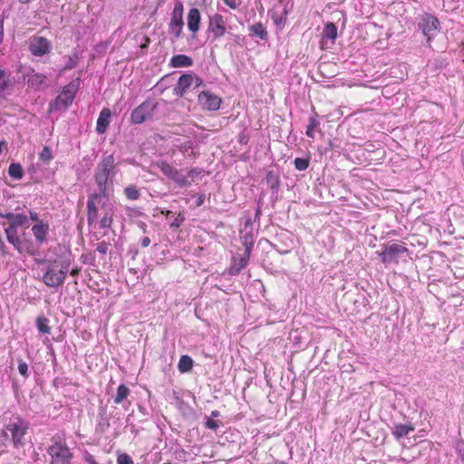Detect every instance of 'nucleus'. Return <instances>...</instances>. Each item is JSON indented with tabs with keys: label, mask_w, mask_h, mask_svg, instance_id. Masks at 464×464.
<instances>
[{
	"label": "nucleus",
	"mask_w": 464,
	"mask_h": 464,
	"mask_svg": "<svg viewBox=\"0 0 464 464\" xmlns=\"http://www.w3.org/2000/svg\"><path fill=\"white\" fill-rule=\"evenodd\" d=\"M71 256L70 251L63 253L61 256L58 266H56L57 260L48 261V265L42 277L43 282L47 286L57 288L63 285L72 263Z\"/></svg>",
	"instance_id": "1"
},
{
	"label": "nucleus",
	"mask_w": 464,
	"mask_h": 464,
	"mask_svg": "<svg viewBox=\"0 0 464 464\" xmlns=\"http://www.w3.org/2000/svg\"><path fill=\"white\" fill-rule=\"evenodd\" d=\"M117 171L113 154L103 156L94 169V181L104 198L110 197L108 182L116 175Z\"/></svg>",
	"instance_id": "2"
},
{
	"label": "nucleus",
	"mask_w": 464,
	"mask_h": 464,
	"mask_svg": "<svg viewBox=\"0 0 464 464\" xmlns=\"http://www.w3.org/2000/svg\"><path fill=\"white\" fill-rule=\"evenodd\" d=\"M28 423L21 416L14 417V420L6 424L2 431L5 439L11 437L14 448L19 449L24 445V437L26 434Z\"/></svg>",
	"instance_id": "3"
},
{
	"label": "nucleus",
	"mask_w": 464,
	"mask_h": 464,
	"mask_svg": "<svg viewBox=\"0 0 464 464\" xmlns=\"http://www.w3.org/2000/svg\"><path fill=\"white\" fill-rule=\"evenodd\" d=\"M53 444L48 447L47 453L51 457L50 464H71L73 454L59 436L52 439Z\"/></svg>",
	"instance_id": "4"
},
{
	"label": "nucleus",
	"mask_w": 464,
	"mask_h": 464,
	"mask_svg": "<svg viewBox=\"0 0 464 464\" xmlns=\"http://www.w3.org/2000/svg\"><path fill=\"white\" fill-rule=\"evenodd\" d=\"M158 103L152 99H147L130 113V121L132 124H141L153 118Z\"/></svg>",
	"instance_id": "5"
},
{
	"label": "nucleus",
	"mask_w": 464,
	"mask_h": 464,
	"mask_svg": "<svg viewBox=\"0 0 464 464\" xmlns=\"http://www.w3.org/2000/svg\"><path fill=\"white\" fill-rule=\"evenodd\" d=\"M28 222V217L24 213L15 214L14 219L13 222L9 223L8 227L5 228V233L6 236V239L9 244H11L16 251H20L21 246V237L18 236V227L24 226Z\"/></svg>",
	"instance_id": "6"
},
{
	"label": "nucleus",
	"mask_w": 464,
	"mask_h": 464,
	"mask_svg": "<svg viewBox=\"0 0 464 464\" xmlns=\"http://www.w3.org/2000/svg\"><path fill=\"white\" fill-rule=\"evenodd\" d=\"M418 29L422 32V34L427 39L430 44V41L437 35L440 29V23L439 19L428 13L423 14L418 23Z\"/></svg>",
	"instance_id": "7"
},
{
	"label": "nucleus",
	"mask_w": 464,
	"mask_h": 464,
	"mask_svg": "<svg viewBox=\"0 0 464 464\" xmlns=\"http://www.w3.org/2000/svg\"><path fill=\"white\" fill-rule=\"evenodd\" d=\"M408 248L398 243H392L391 245H384L383 249L379 256L383 264L399 263V257L401 255L407 253Z\"/></svg>",
	"instance_id": "8"
},
{
	"label": "nucleus",
	"mask_w": 464,
	"mask_h": 464,
	"mask_svg": "<svg viewBox=\"0 0 464 464\" xmlns=\"http://www.w3.org/2000/svg\"><path fill=\"white\" fill-rule=\"evenodd\" d=\"M160 171L169 179H172L181 188H187L191 185L187 177L182 174V170L172 168L168 162L162 161L159 165Z\"/></svg>",
	"instance_id": "9"
},
{
	"label": "nucleus",
	"mask_w": 464,
	"mask_h": 464,
	"mask_svg": "<svg viewBox=\"0 0 464 464\" xmlns=\"http://www.w3.org/2000/svg\"><path fill=\"white\" fill-rule=\"evenodd\" d=\"M183 22V5L178 2L173 9L170 23L169 33L174 35L176 39L179 38L182 33Z\"/></svg>",
	"instance_id": "10"
},
{
	"label": "nucleus",
	"mask_w": 464,
	"mask_h": 464,
	"mask_svg": "<svg viewBox=\"0 0 464 464\" xmlns=\"http://www.w3.org/2000/svg\"><path fill=\"white\" fill-rule=\"evenodd\" d=\"M104 198L102 192H92L88 196L86 203L87 208V223L91 227L98 220V204H101V199Z\"/></svg>",
	"instance_id": "11"
},
{
	"label": "nucleus",
	"mask_w": 464,
	"mask_h": 464,
	"mask_svg": "<svg viewBox=\"0 0 464 464\" xmlns=\"http://www.w3.org/2000/svg\"><path fill=\"white\" fill-rule=\"evenodd\" d=\"M198 102L204 110L214 111L220 108L222 100L209 91H202L198 95Z\"/></svg>",
	"instance_id": "12"
},
{
	"label": "nucleus",
	"mask_w": 464,
	"mask_h": 464,
	"mask_svg": "<svg viewBox=\"0 0 464 464\" xmlns=\"http://www.w3.org/2000/svg\"><path fill=\"white\" fill-rule=\"evenodd\" d=\"M208 31L213 34V40H217L225 34L226 26L221 14H215L209 17Z\"/></svg>",
	"instance_id": "13"
},
{
	"label": "nucleus",
	"mask_w": 464,
	"mask_h": 464,
	"mask_svg": "<svg viewBox=\"0 0 464 464\" xmlns=\"http://www.w3.org/2000/svg\"><path fill=\"white\" fill-rule=\"evenodd\" d=\"M192 72L182 73L173 89L174 95L180 98L183 97L188 90L192 86Z\"/></svg>",
	"instance_id": "14"
},
{
	"label": "nucleus",
	"mask_w": 464,
	"mask_h": 464,
	"mask_svg": "<svg viewBox=\"0 0 464 464\" xmlns=\"http://www.w3.org/2000/svg\"><path fill=\"white\" fill-rule=\"evenodd\" d=\"M50 226L47 222H39L32 227V233L38 246H42L47 240Z\"/></svg>",
	"instance_id": "15"
},
{
	"label": "nucleus",
	"mask_w": 464,
	"mask_h": 464,
	"mask_svg": "<svg viewBox=\"0 0 464 464\" xmlns=\"http://www.w3.org/2000/svg\"><path fill=\"white\" fill-rule=\"evenodd\" d=\"M265 181L271 189V196L276 198L281 185L279 173L273 169L267 170Z\"/></svg>",
	"instance_id": "16"
},
{
	"label": "nucleus",
	"mask_w": 464,
	"mask_h": 464,
	"mask_svg": "<svg viewBox=\"0 0 464 464\" xmlns=\"http://www.w3.org/2000/svg\"><path fill=\"white\" fill-rule=\"evenodd\" d=\"M102 208L103 210V216L99 221V227L101 229L111 228L114 220V207L111 204L106 205L102 203Z\"/></svg>",
	"instance_id": "17"
},
{
	"label": "nucleus",
	"mask_w": 464,
	"mask_h": 464,
	"mask_svg": "<svg viewBox=\"0 0 464 464\" xmlns=\"http://www.w3.org/2000/svg\"><path fill=\"white\" fill-rule=\"evenodd\" d=\"M30 51L35 56H43L50 52V43L44 37H38L30 44Z\"/></svg>",
	"instance_id": "18"
},
{
	"label": "nucleus",
	"mask_w": 464,
	"mask_h": 464,
	"mask_svg": "<svg viewBox=\"0 0 464 464\" xmlns=\"http://www.w3.org/2000/svg\"><path fill=\"white\" fill-rule=\"evenodd\" d=\"M81 78L77 77L63 88L61 94L65 98L67 103H72L75 95L80 88Z\"/></svg>",
	"instance_id": "19"
},
{
	"label": "nucleus",
	"mask_w": 464,
	"mask_h": 464,
	"mask_svg": "<svg viewBox=\"0 0 464 464\" xmlns=\"http://www.w3.org/2000/svg\"><path fill=\"white\" fill-rule=\"evenodd\" d=\"M201 14L198 8L193 7L188 14V28L192 32V38L196 37V33L199 29Z\"/></svg>",
	"instance_id": "20"
},
{
	"label": "nucleus",
	"mask_w": 464,
	"mask_h": 464,
	"mask_svg": "<svg viewBox=\"0 0 464 464\" xmlns=\"http://www.w3.org/2000/svg\"><path fill=\"white\" fill-rule=\"evenodd\" d=\"M111 111L109 108H103L98 117L96 123V131L99 134H103L110 125Z\"/></svg>",
	"instance_id": "21"
},
{
	"label": "nucleus",
	"mask_w": 464,
	"mask_h": 464,
	"mask_svg": "<svg viewBox=\"0 0 464 464\" xmlns=\"http://www.w3.org/2000/svg\"><path fill=\"white\" fill-rule=\"evenodd\" d=\"M251 253L244 251L243 255L238 258H234L233 264L229 269V274L232 276L238 275L243 268L246 266L250 258Z\"/></svg>",
	"instance_id": "22"
},
{
	"label": "nucleus",
	"mask_w": 464,
	"mask_h": 464,
	"mask_svg": "<svg viewBox=\"0 0 464 464\" xmlns=\"http://www.w3.org/2000/svg\"><path fill=\"white\" fill-rule=\"evenodd\" d=\"M413 430L414 426L411 423L394 424L392 428V433L397 440L407 437Z\"/></svg>",
	"instance_id": "23"
},
{
	"label": "nucleus",
	"mask_w": 464,
	"mask_h": 464,
	"mask_svg": "<svg viewBox=\"0 0 464 464\" xmlns=\"http://www.w3.org/2000/svg\"><path fill=\"white\" fill-rule=\"evenodd\" d=\"M192 65V58L185 54L173 55L169 61V66L173 68L190 67Z\"/></svg>",
	"instance_id": "24"
},
{
	"label": "nucleus",
	"mask_w": 464,
	"mask_h": 464,
	"mask_svg": "<svg viewBox=\"0 0 464 464\" xmlns=\"http://www.w3.org/2000/svg\"><path fill=\"white\" fill-rule=\"evenodd\" d=\"M319 115L316 111H313L312 115L308 119V125L306 127L305 134L308 138L314 139V131L320 126Z\"/></svg>",
	"instance_id": "25"
},
{
	"label": "nucleus",
	"mask_w": 464,
	"mask_h": 464,
	"mask_svg": "<svg viewBox=\"0 0 464 464\" xmlns=\"http://www.w3.org/2000/svg\"><path fill=\"white\" fill-rule=\"evenodd\" d=\"M72 103H67L63 94H59L54 100L49 103V111H56L60 110H67Z\"/></svg>",
	"instance_id": "26"
},
{
	"label": "nucleus",
	"mask_w": 464,
	"mask_h": 464,
	"mask_svg": "<svg viewBox=\"0 0 464 464\" xmlns=\"http://www.w3.org/2000/svg\"><path fill=\"white\" fill-rule=\"evenodd\" d=\"M249 31L252 36L258 37L261 40H266L268 37L266 27L260 22L251 24L249 26Z\"/></svg>",
	"instance_id": "27"
},
{
	"label": "nucleus",
	"mask_w": 464,
	"mask_h": 464,
	"mask_svg": "<svg viewBox=\"0 0 464 464\" xmlns=\"http://www.w3.org/2000/svg\"><path fill=\"white\" fill-rule=\"evenodd\" d=\"M193 359L187 354L181 355L178 363V369L180 372H188L193 368Z\"/></svg>",
	"instance_id": "28"
},
{
	"label": "nucleus",
	"mask_w": 464,
	"mask_h": 464,
	"mask_svg": "<svg viewBox=\"0 0 464 464\" xmlns=\"http://www.w3.org/2000/svg\"><path fill=\"white\" fill-rule=\"evenodd\" d=\"M322 35L323 38L331 40L334 43L337 38V26L335 24L332 22L326 23L323 29Z\"/></svg>",
	"instance_id": "29"
},
{
	"label": "nucleus",
	"mask_w": 464,
	"mask_h": 464,
	"mask_svg": "<svg viewBox=\"0 0 464 464\" xmlns=\"http://www.w3.org/2000/svg\"><path fill=\"white\" fill-rule=\"evenodd\" d=\"M46 77L42 73H33L28 78V86L34 90H38L44 83Z\"/></svg>",
	"instance_id": "30"
},
{
	"label": "nucleus",
	"mask_w": 464,
	"mask_h": 464,
	"mask_svg": "<svg viewBox=\"0 0 464 464\" xmlns=\"http://www.w3.org/2000/svg\"><path fill=\"white\" fill-rule=\"evenodd\" d=\"M130 390L125 385L121 384L117 388L116 395L113 399V401L115 404H121L123 402L124 400L127 399V397L130 395Z\"/></svg>",
	"instance_id": "31"
},
{
	"label": "nucleus",
	"mask_w": 464,
	"mask_h": 464,
	"mask_svg": "<svg viewBox=\"0 0 464 464\" xmlns=\"http://www.w3.org/2000/svg\"><path fill=\"white\" fill-rule=\"evenodd\" d=\"M9 176L14 180H20L24 177V169L19 163H11L8 168Z\"/></svg>",
	"instance_id": "32"
},
{
	"label": "nucleus",
	"mask_w": 464,
	"mask_h": 464,
	"mask_svg": "<svg viewBox=\"0 0 464 464\" xmlns=\"http://www.w3.org/2000/svg\"><path fill=\"white\" fill-rule=\"evenodd\" d=\"M65 59L66 63L63 67L62 72L72 70L77 66L79 61V52L74 50L72 53L69 56H66Z\"/></svg>",
	"instance_id": "33"
},
{
	"label": "nucleus",
	"mask_w": 464,
	"mask_h": 464,
	"mask_svg": "<svg viewBox=\"0 0 464 464\" xmlns=\"http://www.w3.org/2000/svg\"><path fill=\"white\" fill-rule=\"evenodd\" d=\"M241 234H242L241 239H242L243 246H245V251L247 252V254L251 253L253 246H254V242H255L253 233L251 231H249V232H245L244 234H243V232H241Z\"/></svg>",
	"instance_id": "34"
},
{
	"label": "nucleus",
	"mask_w": 464,
	"mask_h": 464,
	"mask_svg": "<svg viewBox=\"0 0 464 464\" xmlns=\"http://www.w3.org/2000/svg\"><path fill=\"white\" fill-rule=\"evenodd\" d=\"M124 195L130 200H137L140 198V191L135 185H129L124 188Z\"/></svg>",
	"instance_id": "35"
},
{
	"label": "nucleus",
	"mask_w": 464,
	"mask_h": 464,
	"mask_svg": "<svg viewBox=\"0 0 464 464\" xmlns=\"http://www.w3.org/2000/svg\"><path fill=\"white\" fill-rule=\"evenodd\" d=\"M36 327L41 334H50L51 332L49 320L43 315H40L36 318Z\"/></svg>",
	"instance_id": "36"
},
{
	"label": "nucleus",
	"mask_w": 464,
	"mask_h": 464,
	"mask_svg": "<svg viewBox=\"0 0 464 464\" xmlns=\"http://www.w3.org/2000/svg\"><path fill=\"white\" fill-rule=\"evenodd\" d=\"M21 250L17 251L20 254L27 253L30 256H34L35 251L34 250L33 242L31 240L23 241L21 239Z\"/></svg>",
	"instance_id": "37"
},
{
	"label": "nucleus",
	"mask_w": 464,
	"mask_h": 464,
	"mask_svg": "<svg viewBox=\"0 0 464 464\" xmlns=\"http://www.w3.org/2000/svg\"><path fill=\"white\" fill-rule=\"evenodd\" d=\"M309 163L308 158H295L294 160L295 168L300 171L305 170L309 167Z\"/></svg>",
	"instance_id": "38"
},
{
	"label": "nucleus",
	"mask_w": 464,
	"mask_h": 464,
	"mask_svg": "<svg viewBox=\"0 0 464 464\" xmlns=\"http://www.w3.org/2000/svg\"><path fill=\"white\" fill-rule=\"evenodd\" d=\"M17 362H18L17 369H18L19 373L24 379H27L29 377L28 364L22 358H17Z\"/></svg>",
	"instance_id": "39"
},
{
	"label": "nucleus",
	"mask_w": 464,
	"mask_h": 464,
	"mask_svg": "<svg viewBox=\"0 0 464 464\" xmlns=\"http://www.w3.org/2000/svg\"><path fill=\"white\" fill-rule=\"evenodd\" d=\"M222 422L220 420H215L209 417H206V420L204 422V426L206 429L216 431L220 426Z\"/></svg>",
	"instance_id": "40"
},
{
	"label": "nucleus",
	"mask_w": 464,
	"mask_h": 464,
	"mask_svg": "<svg viewBox=\"0 0 464 464\" xmlns=\"http://www.w3.org/2000/svg\"><path fill=\"white\" fill-rule=\"evenodd\" d=\"M192 77H193L192 86H193L194 90H198L200 87H202V88L206 87V83L201 77H199L198 75H197L193 72H192Z\"/></svg>",
	"instance_id": "41"
},
{
	"label": "nucleus",
	"mask_w": 464,
	"mask_h": 464,
	"mask_svg": "<svg viewBox=\"0 0 464 464\" xmlns=\"http://www.w3.org/2000/svg\"><path fill=\"white\" fill-rule=\"evenodd\" d=\"M40 159L44 162H49L53 159L52 150L49 147H44L40 153Z\"/></svg>",
	"instance_id": "42"
},
{
	"label": "nucleus",
	"mask_w": 464,
	"mask_h": 464,
	"mask_svg": "<svg viewBox=\"0 0 464 464\" xmlns=\"http://www.w3.org/2000/svg\"><path fill=\"white\" fill-rule=\"evenodd\" d=\"M126 214L130 218H134V217H140V216H142L143 212L141 211V209L140 208L127 207L126 208Z\"/></svg>",
	"instance_id": "43"
},
{
	"label": "nucleus",
	"mask_w": 464,
	"mask_h": 464,
	"mask_svg": "<svg viewBox=\"0 0 464 464\" xmlns=\"http://www.w3.org/2000/svg\"><path fill=\"white\" fill-rule=\"evenodd\" d=\"M185 221V217L179 213L174 220L169 224L171 229H177L181 227L183 222Z\"/></svg>",
	"instance_id": "44"
},
{
	"label": "nucleus",
	"mask_w": 464,
	"mask_h": 464,
	"mask_svg": "<svg viewBox=\"0 0 464 464\" xmlns=\"http://www.w3.org/2000/svg\"><path fill=\"white\" fill-rule=\"evenodd\" d=\"M117 464H133V460L128 454L122 453L118 456Z\"/></svg>",
	"instance_id": "45"
},
{
	"label": "nucleus",
	"mask_w": 464,
	"mask_h": 464,
	"mask_svg": "<svg viewBox=\"0 0 464 464\" xmlns=\"http://www.w3.org/2000/svg\"><path fill=\"white\" fill-rule=\"evenodd\" d=\"M456 451H457L459 458L464 463V441L463 440H459L457 442Z\"/></svg>",
	"instance_id": "46"
},
{
	"label": "nucleus",
	"mask_w": 464,
	"mask_h": 464,
	"mask_svg": "<svg viewBox=\"0 0 464 464\" xmlns=\"http://www.w3.org/2000/svg\"><path fill=\"white\" fill-rule=\"evenodd\" d=\"M109 243L106 241H102L97 244L96 251H98L102 255H105L108 252Z\"/></svg>",
	"instance_id": "47"
},
{
	"label": "nucleus",
	"mask_w": 464,
	"mask_h": 464,
	"mask_svg": "<svg viewBox=\"0 0 464 464\" xmlns=\"http://www.w3.org/2000/svg\"><path fill=\"white\" fill-rule=\"evenodd\" d=\"M109 420L107 419H104V421L99 423V425L97 426V430L103 433L109 428Z\"/></svg>",
	"instance_id": "48"
},
{
	"label": "nucleus",
	"mask_w": 464,
	"mask_h": 464,
	"mask_svg": "<svg viewBox=\"0 0 464 464\" xmlns=\"http://www.w3.org/2000/svg\"><path fill=\"white\" fill-rule=\"evenodd\" d=\"M29 218L32 221H34L36 223H39V222H44L43 220L40 219L39 218V214L35 211H33V210H30L29 211Z\"/></svg>",
	"instance_id": "49"
},
{
	"label": "nucleus",
	"mask_w": 464,
	"mask_h": 464,
	"mask_svg": "<svg viewBox=\"0 0 464 464\" xmlns=\"http://www.w3.org/2000/svg\"><path fill=\"white\" fill-rule=\"evenodd\" d=\"M0 253L3 256H5L8 254L7 246L5 244L1 236H0Z\"/></svg>",
	"instance_id": "50"
},
{
	"label": "nucleus",
	"mask_w": 464,
	"mask_h": 464,
	"mask_svg": "<svg viewBox=\"0 0 464 464\" xmlns=\"http://www.w3.org/2000/svg\"><path fill=\"white\" fill-rule=\"evenodd\" d=\"M223 3L230 7L231 9H237L238 7V3L237 0H222Z\"/></svg>",
	"instance_id": "51"
},
{
	"label": "nucleus",
	"mask_w": 464,
	"mask_h": 464,
	"mask_svg": "<svg viewBox=\"0 0 464 464\" xmlns=\"http://www.w3.org/2000/svg\"><path fill=\"white\" fill-rule=\"evenodd\" d=\"M84 460L85 462H87L88 464H99L95 459H94V457L89 453V452H86V454L84 455Z\"/></svg>",
	"instance_id": "52"
},
{
	"label": "nucleus",
	"mask_w": 464,
	"mask_h": 464,
	"mask_svg": "<svg viewBox=\"0 0 464 464\" xmlns=\"http://www.w3.org/2000/svg\"><path fill=\"white\" fill-rule=\"evenodd\" d=\"M4 22H5V15L2 14L0 17V44L4 41Z\"/></svg>",
	"instance_id": "53"
},
{
	"label": "nucleus",
	"mask_w": 464,
	"mask_h": 464,
	"mask_svg": "<svg viewBox=\"0 0 464 464\" xmlns=\"http://www.w3.org/2000/svg\"><path fill=\"white\" fill-rule=\"evenodd\" d=\"M82 258L84 264L93 265L94 256H92V255H82Z\"/></svg>",
	"instance_id": "54"
},
{
	"label": "nucleus",
	"mask_w": 464,
	"mask_h": 464,
	"mask_svg": "<svg viewBox=\"0 0 464 464\" xmlns=\"http://www.w3.org/2000/svg\"><path fill=\"white\" fill-rule=\"evenodd\" d=\"M150 244V238L149 237H144L140 239V245L142 247H147Z\"/></svg>",
	"instance_id": "55"
},
{
	"label": "nucleus",
	"mask_w": 464,
	"mask_h": 464,
	"mask_svg": "<svg viewBox=\"0 0 464 464\" xmlns=\"http://www.w3.org/2000/svg\"><path fill=\"white\" fill-rule=\"evenodd\" d=\"M137 226L139 227V228L143 232V233H147V228H148V226L145 222L143 221H139L137 222Z\"/></svg>",
	"instance_id": "56"
},
{
	"label": "nucleus",
	"mask_w": 464,
	"mask_h": 464,
	"mask_svg": "<svg viewBox=\"0 0 464 464\" xmlns=\"http://www.w3.org/2000/svg\"><path fill=\"white\" fill-rule=\"evenodd\" d=\"M15 214L12 212H6L5 213V218L9 221V223L13 222L14 219Z\"/></svg>",
	"instance_id": "57"
},
{
	"label": "nucleus",
	"mask_w": 464,
	"mask_h": 464,
	"mask_svg": "<svg viewBox=\"0 0 464 464\" xmlns=\"http://www.w3.org/2000/svg\"><path fill=\"white\" fill-rule=\"evenodd\" d=\"M204 201H205V196L204 195L198 196V198L196 200L197 207L202 206L204 204Z\"/></svg>",
	"instance_id": "58"
},
{
	"label": "nucleus",
	"mask_w": 464,
	"mask_h": 464,
	"mask_svg": "<svg viewBox=\"0 0 464 464\" xmlns=\"http://www.w3.org/2000/svg\"><path fill=\"white\" fill-rule=\"evenodd\" d=\"M9 86V81H2L0 82V92L5 91Z\"/></svg>",
	"instance_id": "59"
},
{
	"label": "nucleus",
	"mask_w": 464,
	"mask_h": 464,
	"mask_svg": "<svg viewBox=\"0 0 464 464\" xmlns=\"http://www.w3.org/2000/svg\"><path fill=\"white\" fill-rule=\"evenodd\" d=\"M70 272V275L72 276H77L79 275V273L81 272V268L80 267H74L72 268Z\"/></svg>",
	"instance_id": "60"
},
{
	"label": "nucleus",
	"mask_w": 464,
	"mask_h": 464,
	"mask_svg": "<svg viewBox=\"0 0 464 464\" xmlns=\"http://www.w3.org/2000/svg\"><path fill=\"white\" fill-rule=\"evenodd\" d=\"M139 251L136 247H130L129 249V254L131 255L132 258L134 259L136 257V256L138 255Z\"/></svg>",
	"instance_id": "61"
},
{
	"label": "nucleus",
	"mask_w": 464,
	"mask_h": 464,
	"mask_svg": "<svg viewBox=\"0 0 464 464\" xmlns=\"http://www.w3.org/2000/svg\"><path fill=\"white\" fill-rule=\"evenodd\" d=\"M200 171L198 169H191L189 171H188V176L190 177H194L198 174H199Z\"/></svg>",
	"instance_id": "62"
},
{
	"label": "nucleus",
	"mask_w": 464,
	"mask_h": 464,
	"mask_svg": "<svg viewBox=\"0 0 464 464\" xmlns=\"http://www.w3.org/2000/svg\"><path fill=\"white\" fill-rule=\"evenodd\" d=\"M220 411L215 410V411H212L211 413H210V417L211 419H214V418H218L220 416Z\"/></svg>",
	"instance_id": "63"
},
{
	"label": "nucleus",
	"mask_w": 464,
	"mask_h": 464,
	"mask_svg": "<svg viewBox=\"0 0 464 464\" xmlns=\"http://www.w3.org/2000/svg\"><path fill=\"white\" fill-rule=\"evenodd\" d=\"M6 145H7V143H6V141H5V140H2V141H0V154H1V153H2V151H3V148H4V147H6Z\"/></svg>",
	"instance_id": "64"
}]
</instances>
